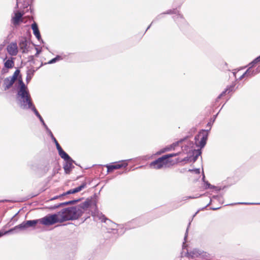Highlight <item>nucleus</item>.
Instances as JSON below:
<instances>
[{
    "label": "nucleus",
    "mask_w": 260,
    "mask_h": 260,
    "mask_svg": "<svg viewBox=\"0 0 260 260\" xmlns=\"http://www.w3.org/2000/svg\"><path fill=\"white\" fill-rule=\"evenodd\" d=\"M20 71L17 70L12 76L5 78L4 80V87L5 90L9 89L18 79V95L20 97L21 107L23 109H28L31 107V99L28 90L23 82L21 77L19 76Z\"/></svg>",
    "instance_id": "nucleus-1"
},
{
    "label": "nucleus",
    "mask_w": 260,
    "mask_h": 260,
    "mask_svg": "<svg viewBox=\"0 0 260 260\" xmlns=\"http://www.w3.org/2000/svg\"><path fill=\"white\" fill-rule=\"evenodd\" d=\"M62 222L77 219L81 215L82 211L80 207L78 206L66 208L60 212Z\"/></svg>",
    "instance_id": "nucleus-2"
},
{
    "label": "nucleus",
    "mask_w": 260,
    "mask_h": 260,
    "mask_svg": "<svg viewBox=\"0 0 260 260\" xmlns=\"http://www.w3.org/2000/svg\"><path fill=\"white\" fill-rule=\"evenodd\" d=\"M173 165L174 162L167 159V157L164 155L151 162L149 166L152 169L159 170L164 168H169Z\"/></svg>",
    "instance_id": "nucleus-3"
},
{
    "label": "nucleus",
    "mask_w": 260,
    "mask_h": 260,
    "mask_svg": "<svg viewBox=\"0 0 260 260\" xmlns=\"http://www.w3.org/2000/svg\"><path fill=\"white\" fill-rule=\"evenodd\" d=\"M40 221L45 225H51L58 222H62L59 212L58 214L48 215L42 218Z\"/></svg>",
    "instance_id": "nucleus-4"
},
{
    "label": "nucleus",
    "mask_w": 260,
    "mask_h": 260,
    "mask_svg": "<svg viewBox=\"0 0 260 260\" xmlns=\"http://www.w3.org/2000/svg\"><path fill=\"white\" fill-rule=\"evenodd\" d=\"M86 182H83L79 186H78L75 188L70 189V190L67 191V192H64L62 194H61L59 196H56L51 198L50 199V200L52 201V200H56L57 199H60L65 196L77 193V192H79L81 190H82L83 188H84L86 187Z\"/></svg>",
    "instance_id": "nucleus-5"
},
{
    "label": "nucleus",
    "mask_w": 260,
    "mask_h": 260,
    "mask_svg": "<svg viewBox=\"0 0 260 260\" xmlns=\"http://www.w3.org/2000/svg\"><path fill=\"white\" fill-rule=\"evenodd\" d=\"M127 166V163L125 161H122L113 163L111 165H107L106 166V167L107 169L108 172H112L114 170L119 169L122 168H126Z\"/></svg>",
    "instance_id": "nucleus-6"
},
{
    "label": "nucleus",
    "mask_w": 260,
    "mask_h": 260,
    "mask_svg": "<svg viewBox=\"0 0 260 260\" xmlns=\"http://www.w3.org/2000/svg\"><path fill=\"white\" fill-rule=\"evenodd\" d=\"M207 132L205 130H203L197 137H196V139H201V141L199 142V145L201 147H203L205 145L207 140Z\"/></svg>",
    "instance_id": "nucleus-7"
},
{
    "label": "nucleus",
    "mask_w": 260,
    "mask_h": 260,
    "mask_svg": "<svg viewBox=\"0 0 260 260\" xmlns=\"http://www.w3.org/2000/svg\"><path fill=\"white\" fill-rule=\"evenodd\" d=\"M8 53L12 56H15L17 54L18 49L16 42H12L7 47Z\"/></svg>",
    "instance_id": "nucleus-8"
},
{
    "label": "nucleus",
    "mask_w": 260,
    "mask_h": 260,
    "mask_svg": "<svg viewBox=\"0 0 260 260\" xmlns=\"http://www.w3.org/2000/svg\"><path fill=\"white\" fill-rule=\"evenodd\" d=\"M23 14L20 12H17L15 13L14 16L12 17L11 21L14 25H17L22 21V16Z\"/></svg>",
    "instance_id": "nucleus-9"
},
{
    "label": "nucleus",
    "mask_w": 260,
    "mask_h": 260,
    "mask_svg": "<svg viewBox=\"0 0 260 260\" xmlns=\"http://www.w3.org/2000/svg\"><path fill=\"white\" fill-rule=\"evenodd\" d=\"M34 34L39 41H42L37 24L34 21Z\"/></svg>",
    "instance_id": "nucleus-10"
},
{
    "label": "nucleus",
    "mask_w": 260,
    "mask_h": 260,
    "mask_svg": "<svg viewBox=\"0 0 260 260\" xmlns=\"http://www.w3.org/2000/svg\"><path fill=\"white\" fill-rule=\"evenodd\" d=\"M60 156L66 161L71 160V158L69 155L61 148L58 150Z\"/></svg>",
    "instance_id": "nucleus-11"
},
{
    "label": "nucleus",
    "mask_w": 260,
    "mask_h": 260,
    "mask_svg": "<svg viewBox=\"0 0 260 260\" xmlns=\"http://www.w3.org/2000/svg\"><path fill=\"white\" fill-rule=\"evenodd\" d=\"M235 90V83H233L230 86H228L227 88L225 89V90L223 91L221 94L220 96H223L226 94L227 92L228 93H230L231 92L234 91Z\"/></svg>",
    "instance_id": "nucleus-12"
},
{
    "label": "nucleus",
    "mask_w": 260,
    "mask_h": 260,
    "mask_svg": "<svg viewBox=\"0 0 260 260\" xmlns=\"http://www.w3.org/2000/svg\"><path fill=\"white\" fill-rule=\"evenodd\" d=\"M72 160L67 161V162L63 166L64 172L66 174H69L72 169Z\"/></svg>",
    "instance_id": "nucleus-13"
},
{
    "label": "nucleus",
    "mask_w": 260,
    "mask_h": 260,
    "mask_svg": "<svg viewBox=\"0 0 260 260\" xmlns=\"http://www.w3.org/2000/svg\"><path fill=\"white\" fill-rule=\"evenodd\" d=\"M182 142V140H180L179 141H177V142L172 144V145H171L169 147L164 148V149L163 150H162L161 152L163 153V152H165L166 151H168L171 150L172 149H174L175 148L176 146H179V144L181 143Z\"/></svg>",
    "instance_id": "nucleus-14"
},
{
    "label": "nucleus",
    "mask_w": 260,
    "mask_h": 260,
    "mask_svg": "<svg viewBox=\"0 0 260 260\" xmlns=\"http://www.w3.org/2000/svg\"><path fill=\"white\" fill-rule=\"evenodd\" d=\"M32 226V220H28L26 222H23L18 225H15L14 228H28V226Z\"/></svg>",
    "instance_id": "nucleus-15"
},
{
    "label": "nucleus",
    "mask_w": 260,
    "mask_h": 260,
    "mask_svg": "<svg viewBox=\"0 0 260 260\" xmlns=\"http://www.w3.org/2000/svg\"><path fill=\"white\" fill-rule=\"evenodd\" d=\"M179 154V153H175L168 154H166L165 155L166 157H167V159L174 162V165L175 164H176L178 162V159L173 160L172 159V157L176 156L178 155Z\"/></svg>",
    "instance_id": "nucleus-16"
},
{
    "label": "nucleus",
    "mask_w": 260,
    "mask_h": 260,
    "mask_svg": "<svg viewBox=\"0 0 260 260\" xmlns=\"http://www.w3.org/2000/svg\"><path fill=\"white\" fill-rule=\"evenodd\" d=\"M16 229H11L8 231L1 230L0 231V237L7 234H13L15 233Z\"/></svg>",
    "instance_id": "nucleus-17"
},
{
    "label": "nucleus",
    "mask_w": 260,
    "mask_h": 260,
    "mask_svg": "<svg viewBox=\"0 0 260 260\" xmlns=\"http://www.w3.org/2000/svg\"><path fill=\"white\" fill-rule=\"evenodd\" d=\"M27 44V42L25 39H24V40H22L19 43L20 48L22 50V52H25V50H26Z\"/></svg>",
    "instance_id": "nucleus-18"
},
{
    "label": "nucleus",
    "mask_w": 260,
    "mask_h": 260,
    "mask_svg": "<svg viewBox=\"0 0 260 260\" xmlns=\"http://www.w3.org/2000/svg\"><path fill=\"white\" fill-rule=\"evenodd\" d=\"M14 64V62L12 60L8 59L5 62V67L8 69L12 68Z\"/></svg>",
    "instance_id": "nucleus-19"
},
{
    "label": "nucleus",
    "mask_w": 260,
    "mask_h": 260,
    "mask_svg": "<svg viewBox=\"0 0 260 260\" xmlns=\"http://www.w3.org/2000/svg\"><path fill=\"white\" fill-rule=\"evenodd\" d=\"M34 112L38 117V118L40 119V121L43 123V124H45V122H44V121L43 118L41 117V116L39 113L38 111L37 110V109L34 107Z\"/></svg>",
    "instance_id": "nucleus-20"
},
{
    "label": "nucleus",
    "mask_w": 260,
    "mask_h": 260,
    "mask_svg": "<svg viewBox=\"0 0 260 260\" xmlns=\"http://www.w3.org/2000/svg\"><path fill=\"white\" fill-rule=\"evenodd\" d=\"M260 62V56L253 60L250 64V68L253 67L255 64Z\"/></svg>",
    "instance_id": "nucleus-21"
},
{
    "label": "nucleus",
    "mask_w": 260,
    "mask_h": 260,
    "mask_svg": "<svg viewBox=\"0 0 260 260\" xmlns=\"http://www.w3.org/2000/svg\"><path fill=\"white\" fill-rule=\"evenodd\" d=\"M61 59V56L58 55L56 57L52 59L51 60H50L49 62H48V63H54L57 60H59L60 59Z\"/></svg>",
    "instance_id": "nucleus-22"
},
{
    "label": "nucleus",
    "mask_w": 260,
    "mask_h": 260,
    "mask_svg": "<svg viewBox=\"0 0 260 260\" xmlns=\"http://www.w3.org/2000/svg\"><path fill=\"white\" fill-rule=\"evenodd\" d=\"M74 202H75L74 201H69V202H66L62 203H60L57 206H56V207L57 208V207H60V206L68 205H69V204H73Z\"/></svg>",
    "instance_id": "nucleus-23"
},
{
    "label": "nucleus",
    "mask_w": 260,
    "mask_h": 260,
    "mask_svg": "<svg viewBox=\"0 0 260 260\" xmlns=\"http://www.w3.org/2000/svg\"><path fill=\"white\" fill-rule=\"evenodd\" d=\"M52 139H53L54 142L55 143V145H56V148H57V150L58 149H59L60 148H61V147L60 146L59 144L58 143V142L56 140V139H55V138L53 135H52Z\"/></svg>",
    "instance_id": "nucleus-24"
},
{
    "label": "nucleus",
    "mask_w": 260,
    "mask_h": 260,
    "mask_svg": "<svg viewBox=\"0 0 260 260\" xmlns=\"http://www.w3.org/2000/svg\"><path fill=\"white\" fill-rule=\"evenodd\" d=\"M15 219H16V218H15V217H13V218H12V220H11V221H10V226H11V225H13V223H12V222H13L14 221H15Z\"/></svg>",
    "instance_id": "nucleus-25"
},
{
    "label": "nucleus",
    "mask_w": 260,
    "mask_h": 260,
    "mask_svg": "<svg viewBox=\"0 0 260 260\" xmlns=\"http://www.w3.org/2000/svg\"><path fill=\"white\" fill-rule=\"evenodd\" d=\"M36 49L37 50V53H36V55H37L40 52L41 50H39V49L38 48H36Z\"/></svg>",
    "instance_id": "nucleus-26"
},
{
    "label": "nucleus",
    "mask_w": 260,
    "mask_h": 260,
    "mask_svg": "<svg viewBox=\"0 0 260 260\" xmlns=\"http://www.w3.org/2000/svg\"><path fill=\"white\" fill-rule=\"evenodd\" d=\"M246 74V72L245 74H243V75L241 77V78L243 77Z\"/></svg>",
    "instance_id": "nucleus-27"
},
{
    "label": "nucleus",
    "mask_w": 260,
    "mask_h": 260,
    "mask_svg": "<svg viewBox=\"0 0 260 260\" xmlns=\"http://www.w3.org/2000/svg\"><path fill=\"white\" fill-rule=\"evenodd\" d=\"M187 232H188V230H186V235H185V238H186V236H186V234H187Z\"/></svg>",
    "instance_id": "nucleus-28"
},
{
    "label": "nucleus",
    "mask_w": 260,
    "mask_h": 260,
    "mask_svg": "<svg viewBox=\"0 0 260 260\" xmlns=\"http://www.w3.org/2000/svg\"><path fill=\"white\" fill-rule=\"evenodd\" d=\"M33 223H34V226H35V224L36 223V222L34 220Z\"/></svg>",
    "instance_id": "nucleus-29"
},
{
    "label": "nucleus",
    "mask_w": 260,
    "mask_h": 260,
    "mask_svg": "<svg viewBox=\"0 0 260 260\" xmlns=\"http://www.w3.org/2000/svg\"><path fill=\"white\" fill-rule=\"evenodd\" d=\"M30 26H31V28L32 29V24H31Z\"/></svg>",
    "instance_id": "nucleus-30"
}]
</instances>
